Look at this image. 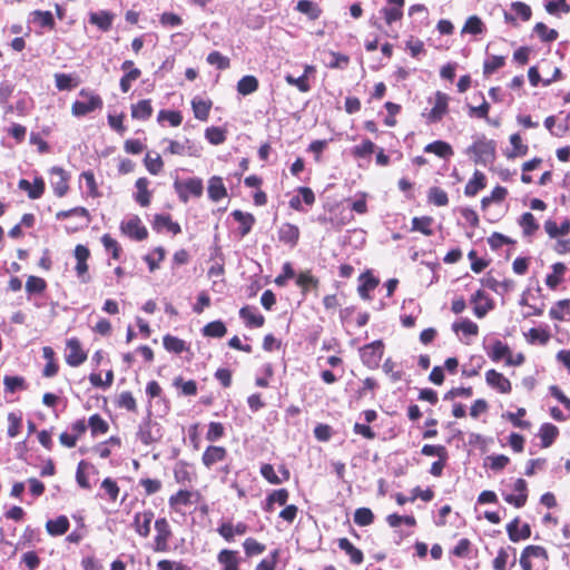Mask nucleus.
I'll return each instance as SVG.
<instances>
[{
  "instance_id": "obj_1",
  "label": "nucleus",
  "mask_w": 570,
  "mask_h": 570,
  "mask_svg": "<svg viewBox=\"0 0 570 570\" xmlns=\"http://www.w3.org/2000/svg\"><path fill=\"white\" fill-rule=\"evenodd\" d=\"M497 145L493 140L487 139L484 136L475 138L474 142L466 148L465 154L469 155L476 165L487 166L492 164L495 158Z\"/></svg>"
},
{
  "instance_id": "obj_2",
  "label": "nucleus",
  "mask_w": 570,
  "mask_h": 570,
  "mask_svg": "<svg viewBox=\"0 0 570 570\" xmlns=\"http://www.w3.org/2000/svg\"><path fill=\"white\" fill-rule=\"evenodd\" d=\"M102 101L98 96L81 91L79 98L72 105V114L76 117L85 116L101 108Z\"/></svg>"
},
{
  "instance_id": "obj_3",
  "label": "nucleus",
  "mask_w": 570,
  "mask_h": 570,
  "mask_svg": "<svg viewBox=\"0 0 570 570\" xmlns=\"http://www.w3.org/2000/svg\"><path fill=\"white\" fill-rule=\"evenodd\" d=\"M384 345L382 341H374L360 350L361 360L368 368L379 366L383 356Z\"/></svg>"
},
{
  "instance_id": "obj_4",
  "label": "nucleus",
  "mask_w": 570,
  "mask_h": 570,
  "mask_svg": "<svg viewBox=\"0 0 570 570\" xmlns=\"http://www.w3.org/2000/svg\"><path fill=\"white\" fill-rule=\"evenodd\" d=\"M156 535L154 539V550L157 552H166L168 550V541L171 537V530L165 518L155 521Z\"/></svg>"
},
{
  "instance_id": "obj_5",
  "label": "nucleus",
  "mask_w": 570,
  "mask_h": 570,
  "mask_svg": "<svg viewBox=\"0 0 570 570\" xmlns=\"http://www.w3.org/2000/svg\"><path fill=\"white\" fill-rule=\"evenodd\" d=\"M449 96L438 91L434 98V106L426 115L428 122L435 124L442 120L449 110Z\"/></svg>"
},
{
  "instance_id": "obj_6",
  "label": "nucleus",
  "mask_w": 570,
  "mask_h": 570,
  "mask_svg": "<svg viewBox=\"0 0 570 570\" xmlns=\"http://www.w3.org/2000/svg\"><path fill=\"white\" fill-rule=\"evenodd\" d=\"M121 230L125 235L136 239L142 240L147 237L148 232L142 225L138 216H130L121 223Z\"/></svg>"
},
{
  "instance_id": "obj_7",
  "label": "nucleus",
  "mask_w": 570,
  "mask_h": 570,
  "mask_svg": "<svg viewBox=\"0 0 570 570\" xmlns=\"http://www.w3.org/2000/svg\"><path fill=\"white\" fill-rule=\"evenodd\" d=\"M175 187L184 203L188 202L189 195L200 197L204 189L203 181L199 178H189L183 184L175 183Z\"/></svg>"
},
{
  "instance_id": "obj_8",
  "label": "nucleus",
  "mask_w": 570,
  "mask_h": 570,
  "mask_svg": "<svg viewBox=\"0 0 570 570\" xmlns=\"http://www.w3.org/2000/svg\"><path fill=\"white\" fill-rule=\"evenodd\" d=\"M163 142L167 144L164 154L178 155V156H197V150L195 149L194 144L186 138L184 141L173 140V139H164Z\"/></svg>"
},
{
  "instance_id": "obj_9",
  "label": "nucleus",
  "mask_w": 570,
  "mask_h": 570,
  "mask_svg": "<svg viewBox=\"0 0 570 570\" xmlns=\"http://www.w3.org/2000/svg\"><path fill=\"white\" fill-rule=\"evenodd\" d=\"M532 558L547 560V550L541 546H528L524 548L520 558V566L523 570H532Z\"/></svg>"
},
{
  "instance_id": "obj_10",
  "label": "nucleus",
  "mask_w": 570,
  "mask_h": 570,
  "mask_svg": "<svg viewBox=\"0 0 570 570\" xmlns=\"http://www.w3.org/2000/svg\"><path fill=\"white\" fill-rule=\"evenodd\" d=\"M514 494H505L504 500L513 504L515 508H521L525 504L528 499L527 482L523 479L515 480L513 484Z\"/></svg>"
},
{
  "instance_id": "obj_11",
  "label": "nucleus",
  "mask_w": 570,
  "mask_h": 570,
  "mask_svg": "<svg viewBox=\"0 0 570 570\" xmlns=\"http://www.w3.org/2000/svg\"><path fill=\"white\" fill-rule=\"evenodd\" d=\"M86 360V354L81 350L77 338L67 341L66 362L71 366H78Z\"/></svg>"
},
{
  "instance_id": "obj_12",
  "label": "nucleus",
  "mask_w": 570,
  "mask_h": 570,
  "mask_svg": "<svg viewBox=\"0 0 570 570\" xmlns=\"http://www.w3.org/2000/svg\"><path fill=\"white\" fill-rule=\"evenodd\" d=\"M154 520V512L145 510L137 512L134 518V527L136 532L144 538H147L150 533V524Z\"/></svg>"
},
{
  "instance_id": "obj_13",
  "label": "nucleus",
  "mask_w": 570,
  "mask_h": 570,
  "mask_svg": "<svg viewBox=\"0 0 570 570\" xmlns=\"http://www.w3.org/2000/svg\"><path fill=\"white\" fill-rule=\"evenodd\" d=\"M68 217H76L79 219V223L76 225H66V229L68 233L76 232L79 227H82L87 224V210L81 207L72 208L70 210H61L57 213V219H65Z\"/></svg>"
},
{
  "instance_id": "obj_14",
  "label": "nucleus",
  "mask_w": 570,
  "mask_h": 570,
  "mask_svg": "<svg viewBox=\"0 0 570 570\" xmlns=\"http://www.w3.org/2000/svg\"><path fill=\"white\" fill-rule=\"evenodd\" d=\"M227 456V450L223 446L209 445L202 456L203 464L210 469L214 464L222 462Z\"/></svg>"
},
{
  "instance_id": "obj_15",
  "label": "nucleus",
  "mask_w": 570,
  "mask_h": 570,
  "mask_svg": "<svg viewBox=\"0 0 570 570\" xmlns=\"http://www.w3.org/2000/svg\"><path fill=\"white\" fill-rule=\"evenodd\" d=\"M485 381L491 387L497 389L501 393H509L511 391L510 381L495 370H489L485 373Z\"/></svg>"
},
{
  "instance_id": "obj_16",
  "label": "nucleus",
  "mask_w": 570,
  "mask_h": 570,
  "mask_svg": "<svg viewBox=\"0 0 570 570\" xmlns=\"http://www.w3.org/2000/svg\"><path fill=\"white\" fill-rule=\"evenodd\" d=\"M50 184L53 188L55 194L58 197H62L68 190L67 178L65 171L61 168L53 167L50 171Z\"/></svg>"
},
{
  "instance_id": "obj_17",
  "label": "nucleus",
  "mask_w": 570,
  "mask_h": 570,
  "mask_svg": "<svg viewBox=\"0 0 570 570\" xmlns=\"http://www.w3.org/2000/svg\"><path fill=\"white\" fill-rule=\"evenodd\" d=\"M380 13L383 16L385 23L390 28H392L394 22L401 20L403 17V10L400 8L384 7L380 10ZM386 35L391 38H397V32L393 29L387 30Z\"/></svg>"
},
{
  "instance_id": "obj_18",
  "label": "nucleus",
  "mask_w": 570,
  "mask_h": 570,
  "mask_svg": "<svg viewBox=\"0 0 570 570\" xmlns=\"http://www.w3.org/2000/svg\"><path fill=\"white\" fill-rule=\"evenodd\" d=\"M19 188L27 191L29 198L38 199L45 191V183L42 178H35L33 183H30L27 179H20Z\"/></svg>"
},
{
  "instance_id": "obj_19",
  "label": "nucleus",
  "mask_w": 570,
  "mask_h": 570,
  "mask_svg": "<svg viewBox=\"0 0 570 570\" xmlns=\"http://www.w3.org/2000/svg\"><path fill=\"white\" fill-rule=\"evenodd\" d=\"M299 238V229L296 225L286 223L278 229V239L289 246L294 247Z\"/></svg>"
},
{
  "instance_id": "obj_20",
  "label": "nucleus",
  "mask_w": 570,
  "mask_h": 570,
  "mask_svg": "<svg viewBox=\"0 0 570 570\" xmlns=\"http://www.w3.org/2000/svg\"><path fill=\"white\" fill-rule=\"evenodd\" d=\"M509 538L513 542H518L522 539H528L531 534L529 524L524 523L521 528L519 527V520L514 519L507 525Z\"/></svg>"
},
{
  "instance_id": "obj_21",
  "label": "nucleus",
  "mask_w": 570,
  "mask_h": 570,
  "mask_svg": "<svg viewBox=\"0 0 570 570\" xmlns=\"http://www.w3.org/2000/svg\"><path fill=\"white\" fill-rule=\"evenodd\" d=\"M239 315L247 326L261 327L264 324V316L255 307L244 306L240 308Z\"/></svg>"
},
{
  "instance_id": "obj_22",
  "label": "nucleus",
  "mask_w": 570,
  "mask_h": 570,
  "mask_svg": "<svg viewBox=\"0 0 570 570\" xmlns=\"http://www.w3.org/2000/svg\"><path fill=\"white\" fill-rule=\"evenodd\" d=\"M232 216L234 217V219L236 222L239 223V229H238L239 235L242 237L246 236L250 232V229L255 223V217L252 214L244 213L239 209L234 210L232 213Z\"/></svg>"
},
{
  "instance_id": "obj_23",
  "label": "nucleus",
  "mask_w": 570,
  "mask_h": 570,
  "mask_svg": "<svg viewBox=\"0 0 570 570\" xmlns=\"http://www.w3.org/2000/svg\"><path fill=\"white\" fill-rule=\"evenodd\" d=\"M485 351H487V354L488 356L493 361V362H499L501 361L502 358H508L509 354H510V347L504 344L503 342L497 340L493 342V344L491 346H484Z\"/></svg>"
},
{
  "instance_id": "obj_24",
  "label": "nucleus",
  "mask_w": 570,
  "mask_h": 570,
  "mask_svg": "<svg viewBox=\"0 0 570 570\" xmlns=\"http://www.w3.org/2000/svg\"><path fill=\"white\" fill-rule=\"evenodd\" d=\"M217 531L225 540L232 541L235 535L245 534L247 532V525L243 522H238L236 525L223 523Z\"/></svg>"
},
{
  "instance_id": "obj_25",
  "label": "nucleus",
  "mask_w": 570,
  "mask_h": 570,
  "mask_svg": "<svg viewBox=\"0 0 570 570\" xmlns=\"http://www.w3.org/2000/svg\"><path fill=\"white\" fill-rule=\"evenodd\" d=\"M472 303L474 304V315L479 318L484 317L492 308V304L485 299V294L482 291H478L472 296Z\"/></svg>"
},
{
  "instance_id": "obj_26",
  "label": "nucleus",
  "mask_w": 570,
  "mask_h": 570,
  "mask_svg": "<svg viewBox=\"0 0 570 570\" xmlns=\"http://www.w3.org/2000/svg\"><path fill=\"white\" fill-rule=\"evenodd\" d=\"M208 196L214 202H219L226 195V187L223 184V179L220 177L214 176L208 181Z\"/></svg>"
},
{
  "instance_id": "obj_27",
  "label": "nucleus",
  "mask_w": 570,
  "mask_h": 570,
  "mask_svg": "<svg viewBox=\"0 0 570 570\" xmlns=\"http://www.w3.org/2000/svg\"><path fill=\"white\" fill-rule=\"evenodd\" d=\"M338 547L341 550H343L348 557L352 563L360 564L363 562L364 556L363 552L354 547L352 542L346 539L342 538L338 540Z\"/></svg>"
},
{
  "instance_id": "obj_28",
  "label": "nucleus",
  "mask_w": 570,
  "mask_h": 570,
  "mask_svg": "<svg viewBox=\"0 0 570 570\" xmlns=\"http://www.w3.org/2000/svg\"><path fill=\"white\" fill-rule=\"evenodd\" d=\"M424 151L429 154H435L441 158H450L453 155L451 145L442 140H435L431 144H428L424 147Z\"/></svg>"
},
{
  "instance_id": "obj_29",
  "label": "nucleus",
  "mask_w": 570,
  "mask_h": 570,
  "mask_svg": "<svg viewBox=\"0 0 570 570\" xmlns=\"http://www.w3.org/2000/svg\"><path fill=\"white\" fill-rule=\"evenodd\" d=\"M485 187V176L480 170H475L473 177L468 181L464 188L466 196H475Z\"/></svg>"
},
{
  "instance_id": "obj_30",
  "label": "nucleus",
  "mask_w": 570,
  "mask_h": 570,
  "mask_svg": "<svg viewBox=\"0 0 570 570\" xmlns=\"http://www.w3.org/2000/svg\"><path fill=\"white\" fill-rule=\"evenodd\" d=\"M360 282L361 284L358 285L357 292L363 299H368V292L373 291L377 286L379 279L366 272L360 276Z\"/></svg>"
},
{
  "instance_id": "obj_31",
  "label": "nucleus",
  "mask_w": 570,
  "mask_h": 570,
  "mask_svg": "<svg viewBox=\"0 0 570 570\" xmlns=\"http://www.w3.org/2000/svg\"><path fill=\"white\" fill-rule=\"evenodd\" d=\"M513 552V558L510 562V566L513 567L515 564V549L513 548H501L498 551L497 557L493 559L492 566L494 570H505L509 562V551Z\"/></svg>"
},
{
  "instance_id": "obj_32",
  "label": "nucleus",
  "mask_w": 570,
  "mask_h": 570,
  "mask_svg": "<svg viewBox=\"0 0 570 570\" xmlns=\"http://www.w3.org/2000/svg\"><path fill=\"white\" fill-rule=\"evenodd\" d=\"M218 562L223 566L224 570H239L238 564L239 560L237 558V552L233 550H222L218 553Z\"/></svg>"
},
{
  "instance_id": "obj_33",
  "label": "nucleus",
  "mask_w": 570,
  "mask_h": 570,
  "mask_svg": "<svg viewBox=\"0 0 570 570\" xmlns=\"http://www.w3.org/2000/svg\"><path fill=\"white\" fill-rule=\"evenodd\" d=\"M47 531L52 535H61L68 531L69 520L60 515L55 520H49L46 524Z\"/></svg>"
},
{
  "instance_id": "obj_34",
  "label": "nucleus",
  "mask_w": 570,
  "mask_h": 570,
  "mask_svg": "<svg viewBox=\"0 0 570 570\" xmlns=\"http://www.w3.org/2000/svg\"><path fill=\"white\" fill-rule=\"evenodd\" d=\"M566 269L567 267L563 263H554L552 265V273L546 277L547 286L554 289L562 282Z\"/></svg>"
},
{
  "instance_id": "obj_35",
  "label": "nucleus",
  "mask_w": 570,
  "mask_h": 570,
  "mask_svg": "<svg viewBox=\"0 0 570 570\" xmlns=\"http://www.w3.org/2000/svg\"><path fill=\"white\" fill-rule=\"evenodd\" d=\"M288 500V491L286 489H279L273 491L266 499L265 510L272 512L274 510V503L285 505Z\"/></svg>"
},
{
  "instance_id": "obj_36",
  "label": "nucleus",
  "mask_w": 570,
  "mask_h": 570,
  "mask_svg": "<svg viewBox=\"0 0 570 570\" xmlns=\"http://www.w3.org/2000/svg\"><path fill=\"white\" fill-rule=\"evenodd\" d=\"M549 315L553 320L563 321L570 316V299H561L557 302L549 311Z\"/></svg>"
},
{
  "instance_id": "obj_37",
  "label": "nucleus",
  "mask_w": 570,
  "mask_h": 570,
  "mask_svg": "<svg viewBox=\"0 0 570 570\" xmlns=\"http://www.w3.org/2000/svg\"><path fill=\"white\" fill-rule=\"evenodd\" d=\"M191 107L197 119L203 121L207 120L212 107V102L209 100L194 98L191 101Z\"/></svg>"
},
{
  "instance_id": "obj_38",
  "label": "nucleus",
  "mask_w": 570,
  "mask_h": 570,
  "mask_svg": "<svg viewBox=\"0 0 570 570\" xmlns=\"http://www.w3.org/2000/svg\"><path fill=\"white\" fill-rule=\"evenodd\" d=\"M153 114L150 100H140L131 108V116L135 119L146 120Z\"/></svg>"
},
{
  "instance_id": "obj_39",
  "label": "nucleus",
  "mask_w": 570,
  "mask_h": 570,
  "mask_svg": "<svg viewBox=\"0 0 570 570\" xmlns=\"http://www.w3.org/2000/svg\"><path fill=\"white\" fill-rule=\"evenodd\" d=\"M296 10L303 14H306L311 20L320 18L321 9L309 0H299L296 4Z\"/></svg>"
},
{
  "instance_id": "obj_40",
  "label": "nucleus",
  "mask_w": 570,
  "mask_h": 570,
  "mask_svg": "<svg viewBox=\"0 0 570 570\" xmlns=\"http://www.w3.org/2000/svg\"><path fill=\"white\" fill-rule=\"evenodd\" d=\"M558 428L554 426L553 424L551 423H544L541 425L540 428V438H541V441H542V446L543 448H548L550 446L553 441L556 440V438L558 436Z\"/></svg>"
},
{
  "instance_id": "obj_41",
  "label": "nucleus",
  "mask_w": 570,
  "mask_h": 570,
  "mask_svg": "<svg viewBox=\"0 0 570 570\" xmlns=\"http://www.w3.org/2000/svg\"><path fill=\"white\" fill-rule=\"evenodd\" d=\"M452 330L455 333L462 332L464 335L475 336L479 332V326L469 318H462L453 323Z\"/></svg>"
},
{
  "instance_id": "obj_42",
  "label": "nucleus",
  "mask_w": 570,
  "mask_h": 570,
  "mask_svg": "<svg viewBox=\"0 0 570 570\" xmlns=\"http://www.w3.org/2000/svg\"><path fill=\"white\" fill-rule=\"evenodd\" d=\"M257 88L258 80L254 76H244L237 83V90L243 96L255 92Z\"/></svg>"
},
{
  "instance_id": "obj_43",
  "label": "nucleus",
  "mask_w": 570,
  "mask_h": 570,
  "mask_svg": "<svg viewBox=\"0 0 570 570\" xmlns=\"http://www.w3.org/2000/svg\"><path fill=\"white\" fill-rule=\"evenodd\" d=\"M148 179L147 178H139L137 181H136V187H137V195H136V200L141 205V206H147L149 205L150 203V194L148 191Z\"/></svg>"
},
{
  "instance_id": "obj_44",
  "label": "nucleus",
  "mask_w": 570,
  "mask_h": 570,
  "mask_svg": "<svg viewBox=\"0 0 570 570\" xmlns=\"http://www.w3.org/2000/svg\"><path fill=\"white\" fill-rule=\"evenodd\" d=\"M520 226L522 227L525 236H532L539 229V224L535 222V218L531 213H524L521 216Z\"/></svg>"
},
{
  "instance_id": "obj_45",
  "label": "nucleus",
  "mask_w": 570,
  "mask_h": 570,
  "mask_svg": "<svg viewBox=\"0 0 570 570\" xmlns=\"http://www.w3.org/2000/svg\"><path fill=\"white\" fill-rule=\"evenodd\" d=\"M145 166L151 175H157L163 169L164 163L159 154L148 153L145 157Z\"/></svg>"
},
{
  "instance_id": "obj_46",
  "label": "nucleus",
  "mask_w": 570,
  "mask_h": 570,
  "mask_svg": "<svg viewBox=\"0 0 570 570\" xmlns=\"http://www.w3.org/2000/svg\"><path fill=\"white\" fill-rule=\"evenodd\" d=\"M484 31V23L478 16H471L465 21L462 33L480 35Z\"/></svg>"
},
{
  "instance_id": "obj_47",
  "label": "nucleus",
  "mask_w": 570,
  "mask_h": 570,
  "mask_svg": "<svg viewBox=\"0 0 570 570\" xmlns=\"http://www.w3.org/2000/svg\"><path fill=\"white\" fill-rule=\"evenodd\" d=\"M32 21L43 28H53L55 19L50 11L35 10L31 12Z\"/></svg>"
},
{
  "instance_id": "obj_48",
  "label": "nucleus",
  "mask_w": 570,
  "mask_h": 570,
  "mask_svg": "<svg viewBox=\"0 0 570 570\" xmlns=\"http://www.w3.org/2000/svg\"><path fill=\"white\" fill-rule=\"evenodd\" d=\"M505 63L504 56H490L484 61L483 65V73L484 76H490L495 72L498 69L502 68Z\"/></svg>"
},
{
  "instance_id": "obj_49",
  "label": "nucleus",
  "mask_w": 570,
  "mask_h": 570,
  "mask_svg": "<svg viewBox=\"0 0 570 570\" xmlns=\"http://www.w3.org/2000/svg\"><path fill=\"white\" fill-rule=\"evenodd\" d=\"M173 385L180 389L186 396L196 395L197 393V384L193 380L184 381L181 376H177L174 379Z\"/></svg>"
},
{
  "instance_id": "obj_50",
  "label": "nucleus",
  "mask_w": 570,
  "mask_h": 570,
  "mask_svg": "<svg viewBox=\"0 0 570 570\" xmlns=\"http://www.w3.org/2000/svg\"><path fill=\"white\" fill-rule=\"evenodd\" d=\"M191 493L187 490H179L176 494L169 499V504L173 509L178 510L179 507H186L190 504Z\"/></svg>"
},
{
  "instance_id": "obj_51",
  "label": "nucleus",
  "mask_w": 570,
  "mask_h": 570,
  "mask_svg": "<svg viewBox=\"0 0 570 570\" xmlns=\"http://www.w3.org/2000/svg\"><path fill=\"white\" fill-rule=\"evenodd\" d=\"M374 520V514L368 508H358L354 512V522L360 527L370 525Z\"/></svg>"
},
{
  "instance_id": "obj_52",
  "label": "nucleus",
  "mask_w": 570,
  "mask_h": 570,
  "mask_svg": "<svg viewBox=\"0 0 570 570\" xmlns=\"http://www.w3.org/2000/svg\"><path fill=\"white\" fill-rule=\"evenodd\" d=\"M433 219L431 217H414L412 220V226L414 230H419L426 236H431L433 230L431 228Z\"/></svg>"
},
{
  "instance_id": "obj_53",
  "label": "nucleus",
  "mask_w": 570,
  "mask_h": 570,
  "mask_svg": "<svg viewBox=\"0 0 570 570\" xmlns=\"http://www.w3.org/2000/svg\"><path fill=\"white\" fill-rule=\"evenodd\" d=\"M226 331L225 324L220 321L210 322L204 327V334L210 337H223Z\"/></svg>"
},
{
  "instance_id": "obj_54",
  "label": "nucleus",
  "mask_w": 570,
  "mask_h": 570,
  "mask_svg": "<svg viewBox=\"0 0 570 570\" xmlns=\"http://www.w3.org/2000/svg\"><path fill=\"white\" fill-rule=\"evenodd\" d=\"M205 137L212 145H220L226 139L225 131L219 127L207 128Z\"/></svg>"
},
{
  "instance_id": "obj_55",
  "label": "nucleus",
  "mask_w": 570,
  "mask_h": 570,
  "mask_svg": "<svg viewBox=\"0 0 570 570\" xmlns=\"http://www.w3.org/2000/svg\"><path fill=\"white\" fill-rule=\"evenodd\" d=\"M429 200L436 206H445L449 203V197L443 189L432 187L429 191Z\"/></svg>"
},
{
  "instance_id": "obj_56",
  "label": "nucleus",
  "mask_w": 570,
  "mask_h": 570,
  "mask_svg": "<svg viewBox=\"0 0 570 570\" xmlns=\"http://www.w3.org/2000/svg\"><path fill=\"white\" fill-rule=\"evenodd\" d=\"M164 346L169 352L181 353L185 350V342L178 337L166 335Z\"/></svg>"
},
{
  "instance_id": "obj_57",
  "label": "nucleus",
  "mask_w": 570,
  "mask_h": 570,
  "mask_svg": "<svg viewBox=\"0 0 570 570\" xmlns=\"http://www.w3.org/2000/svg\"><path fill=\"white\" fill-rule=\"evenodd\" d=\"M225 428L219 422H210L208 431L206 433V440L209 442H216L224 436Z\"/></svg>"
},
{
  "instance_id": "obj_58",
  "label": "nucleus",
  "mask_w": 570,
  "mask_h": 570,
  "mask_svg": "<svg viewBox=\"0 0 570 570\" xmlns=\"http://www.w3.org/2000/svg\"><path fill=\"white\" fill-rule=\"evenodd\" d=\"M56 87L59 90H70L77 86L73 77L66 73H56L55 75Z\"/></svg>"
},
{
  "instance_id": "obj_59",
  "label": "nucleus",
  "mask_w": 570,
  "mask_h": 570,
  "mask_svg": "<svg viewBox=\"0 0 570 570\" xmlns=\"http://www.w3.org/2000/svg\"><path fill=\"white\" fill-rule=\"evenodd\" d=\"M80 184L86 188L89 195H97V184L95 175L91 171H85L81 174Z\"/></svg>"
},
{
  "instance_id": "obj_60",
  "label": "nucleus",
  "mask_w": 570,
  "mask_h": 570,
  "mask_svg": "<svg viewBox=\"0 0 570 570\" xmlns=\"http://www.w3.org/2000/svg\"><path fill=\"white\" fill-rule=\"evenodd\" d=\"M285 81L291 86L297 87L301 92H307L311 89L306 75H302L297 78L292 75H286Z\"/></svg>"
},
{
  "instance_id": "obj_61",
  "label": "nucleus",
  "mask_w": 570,
  "mask_h": 570,
  "mask_svg": "<svg viewBox=\"0 0 570 570\" xmlns=\"http://www.w3.org/2000/svg\"><path fill=\"white\" fill-rule=\"evenodd\" d=\"M510 144L513 147V151L510 157L524 156L528 153V146L522 144L521 136L513 134L510 136Z\"/></svg>"
},
{
  "instance_id": "obj_62",
  "label": "nucleus",
  "mask_w": 570,
  "mask_h": 570,
  "mask_svg": "<svg viewBox=\"0 0 570 570\" xmlns=\"http://www.w3.org/2000/svg\"><path fill=\"white\" fill-rule=\"evenodd\" d=\"M534 31L543 41H553L558 38V32L554 29H549L543 22H538L534 26Z\"/></svg>"
},
{
  "instance_id": "obj_63",
  "label": "nucleus",
  "mask_w": 570,
  "mask_h": 570,
  "mask_svg": "<svg viewBox=\"0 0 570 570\" xmlns=\"http://www.w3.org/2000/svg\"><path fill=\"white\" fill-rule=\"evenodd\" d=\"M243 546H244L245 553L248 557L261 554L265 551V546L259 543L258 541H256L253 538H247L244 541Z\"/></svg>"
},
{
  "instance_id": "obj_64",
  "label": "nucleus",
  "mask_w": 570,
  "mask_h": 570,
  "mask_svg": "<svg viewBox=\"0 0 570 570\" xmlns=\"http://www.w3.org/2000/svg\"><path fill=\"white\" fill-rule=\"evenodd\" d=\"M207 62L216 66L218 69H226L229 67V59L218 51H213L207 56Z\"/></svg>"
}]
</instances>
